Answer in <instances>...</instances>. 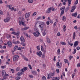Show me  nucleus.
<instances>
[{"label": "nucleus", "mask_w": 80, "mask_h": 80, "mask_svg": "<svg viewBox=\"0 0 80 80\" xmlns=\"http://www.w3.org/2000/svg\"><path fill=\"white\" fill-rule=\"evenodd\" d=\"M78 0H76L74 2V5H77V4H78Z\"/></svg>", "instance_id": "nucleus-35"}, {"label": "nucleus", "mask_w": 80, "mask_h": 80, "mask_svg": "<svg viewBox=\"0 0 80 80\" xmlns=\"http://www.w3.org/2000/svg\"><path fill=\"white\" fill-rule=\"evenodd\" d=\"M72 17H76L77 16V12H75L74 13L72 14Z\"/></svg>", "instance_id": "nucleus-18"}, {"label": "nucleus", "mask_w": 80, "mask_h": 80, "mask_svg": "<svg viewBox=\"0 0 80 80\" xmlns=\"http://www.w3.org/2000/svg\"><path fill=\"white\" fill-rule=\"evenodd\" d=\"M77 18H80V14L78 15Z\"/></svg>", "instance_id": "nucleus-64"}, {"label": "nucleus", "mask_w": 80, "mask_h": 80, "mask_svg": "<svg viewBox=\"0 0 80 80\" xmlns=\"http://www.w3.org/2000/svg\"><path fill=\"white\" fill-rule=\"evenodd\" d=\"M27 70H28V68H27V67H24V68L20 70V71H22L20 72H18L17 73V75H18V76H20L21 75H23L25 71H27Z\"/></svg>", "instance_id": "nucleus-2"}, {"label": "nucleus", "mask_w": 80, "mask_h": 80, "mask_svg": "<svg viewBox=\"0 0 80 80\" xmlns=\"http://www.w3.org/2000/svg\"><path fill=\"white\" fill-rule=\"evenodd\" d=\"M28 67H29V68H30L31 70H32V67L31 66V65H28Z\"/></svg>", "instance_id": "nucleus-56"}, {"label": "nucleus", "mask_w": 80, "mask_h": 80, "mask_svg": "<svg viewBox=\"0 0 80 80\" xmlns=\"http://www.w3.org/2000/svg\"><path fill=\"white\" fill-rule=\"evenodd\" d=\"M21 78L20 76H17L16 78V80H20V79Z\"/></svg>", "instance_id": "nucleus-42"}, {"label": "nucleus", "mask_w": 80, "mask_h": 80, "mask_svg": "<svg viewBox=\"0 0 80 80\" xmlns=\"http://www.w3.org/2000/svg\"><path fill=\"white\" fill-rule=\"evenodd\" d=\"M1 67L3 69L4 68H6L7 67V66L5 65L4 66H2Z\"/></svg>", "instance_id": "nucleus-43"}, {"label": "nucleus", "mask_w": 80, "mask_h": 80, "mask_svg": "<svg viewBox=\"0 0 80 80\" xmlns=\"http://www.w3.org/2000/svg\"><path fill=\"white\" fill-rule=\"evenodd\" d=\"M42 66L44 68H46V65H45V64H43L42 65Z\"/></svg>", "instance_id": "nucleus-59"}, {"label": "nucleus", "mask_w": 80, "mask_h": 80, "mask_svg": "<svg viewBox=\"0 0 80 80\" xmlns=\"http://www.w3.org/2000/svg\"><path fill=\"white\" fill-rule=\"evenodd\" d=\"M70 9V7H68L67 8H66L65 10V12H67L68 10Z\"/></svg>", "instance_id": "nucleus-32"}, {"label": "nucleus", "mask_w": 80, "mask_h": 80, "mask_svg": "<svg viewBox=\"0 0 80 80\" xmlns=\"http://www.w3.org/2000/svg\"><path fill=\"white\" fill-rule=\"evenodd\" d=\"M55 74L54 72H51L49 74H48V77L47 78L48 79H49L50 78H52V76H53Z\"/></svg>", "instance_id": "nucleus-6"}, {"label": "nucleus", "mask_w": 80, "mask_h": 80, "mask_svg": "<svg viewBox=\"0 0 80 80\" xmlns=\"http://www.w3.org/2000/svg\"><path fill=\"white\" fill-rule=\"evenodd\" d=\"M64 51H65V48H63L62 51V53H64Z\"/></svg>", "instance_id": "nucleus-53"}, {"label": "nucleus", "mask_w": 80, "mask_h": 80, "mask_svg": "<svg viewBox=\"0 0 80 80\" xmlns=\"http://www.w3.org/2000/svg\"><path fill=\"white\" fill-rule=\"evenodd\" d=\"M75 37H76V32H74L73 34V40H74L75 38Z\"/></svg>", "instance_id": "nucleus-23"}, {"label": "nucleus", "mask_w": 80, "mask_h": 80, "mask_svg": "<svg viewBox=\"0 0 80 80\" xmlns=\"http://www.w3.org/2000/svg\"><path fill=\"white\" fill-rule=\"evenodd\" d=\"M52 12H56V9L55 8H52Z\"/></svg>", "instance_id": "nucleus-49"}, {"label": "nucleus", "mask_w": 80, "mask_h": 80, "mask_svg": "<svg viewBox=\"0 0 80 80\" xmlns=\"http://www.w3.org/2000/svg\"><path fill=\"white\" fill-rule=\"evenodd\" d=\"M72 8L74 10H75V9L77 8V6L74 5L72 6Z\"/></svg>", "instance_id": "nucleus-51"}, {"label": "nucleus", "mask_w": 80, "mask_h": 80, "mask_svg": "<svg viewBox=\"0 0 80 80\" xmlns=\"http://www.w3.org/2000/svg\"><path fill=\"white\" fill-rule=\"evenodd\" d=\"M37 15V12H34L33 13V14L32 15V17H34V16H35Z\"/></svg>", "instance_id": "nucleus-46"}, {"label": "nucleus", "mask_w": 80, "mask_h": 80, "mask_svg": "<svg viewBox=\"0 0 80 80\" xmlns=\"http://www.w3.org/2000/svg\"><path fill=\"white\" fill-rule=\"evenodd\" d=\"M30 12L27 13L25 14V17L27 18H29V17H30Z\"/></svg>", "instance_id": "nucleus-12"}, {"label": "nucleus", "mask_w": 80, "mask_h": 80, "mask_svg": "<svg viewBox=\"0 0 80 80\" xmlns=\"http://www.w3.org/2000/svg\"><path fill=\"white\" fill-rule=\"evenodd\" d=\"M7 7L8 8H9V10H11L12 7V4H10L9 5H7Z\"/></svg>", "instance_id": "nucleus-17"}, {"label": "nucleus", "mask_w": 80, "mask_h": 80, "mask_svg": "<svg viewBox=\"0 0 80 80\" xmlns=\"http://www.w3.org/2000/svg\"><path fill=\"white\" fill-rule=\"evenodd\" d=\"M11 71L12 72V73H15V71H14V70H13V69H11Z\"/></svg>", "instance_id": "nucleus-48"}, {"label": "nucleus", "mask_w": 80, "mask_h": 80, "mask_svg": "<svg viewBox=\"0 0 80 80\" xmlns=\"http://www.w3.org/2000/svg\"><path fill=\"white\" fill-rule=\"evenodd\" d=\"M28 2L30 3H32L33 2V0H28Z\"/></svg>", "instance_id": "nucleus-37"}, {"label": "nucleus", "mask_w": 80, "mask_h": 80, "mask_svg": "<svg viewBox=\"0 0 80 80\" xmlns=\"http://www.w3.org/2000/svg\"><path fill=\"white\" fill-rule=\"evenodd\" d=\"M77 52V50H76V49H74V51L73 52H72L73 54H75V53Z\"/></svg>", "instance_id": "nucleus-41"}, {"label": "nucleus", "mask_w": 80, "mask_h": 80, "mask_svg": "<svg viewBox=\"0 0 80 80\" xmlns=\"http://www.w3.org/2000/svg\"><path fill=\"white\" fill-rule=\"evenodd\" d=\"M41 48L42 52H43V51H44L43 47V46H41Z\"/></svg>", "instance_id": "nucleus-50"}, {"label": "nucleus", "mask_w": 80, "mask_h": 80, "mask_svg": "<svg viewBox=\"0 0 80 80\" xmlns=\"http://www.w3.org/2000/svg\"><path fill=\"white\" fill-rule=\"evenodd\" d=\"M41 18V17H38L37 19V20H40V19Z\"/></svg>", "instance_id": "nucleus-63"}, {"label": "nucleus", "mask_w": 80, "mask_h": 80, "mask_svg": "<svg viewBox=\"0 0 80 80\" xmlns=\"http://www.w3.org/2000/svg\"><path fill=\"white\" fill-rule=\"evenodd\" d=\"M65 6H64L62 8H60V10H62V11H65Z\"/></svg>", "instance_id": "nucleus-24"}, {"label": "nucleus", "mask_w": 80, "mask_h": 80, "mask_svg": "<svg viewBox=\"0 0 80 80\" xmlns=\"http://www.w3.org/2000/svg\"><path fill=\"white\" fill-rule=\"evenodd\" d=\"M3 14V11H2L1 10H0V14L1 15H2Z\"/></svg>", "instance_id": "nucleus-52"}, {"label": "nucleus", "mask_w": 80, "mask_h": 80, "mask_svg": "<svg viewBox=\"0 0 80 80\" xmlns=\"http://www.w3.org/2000/svg\"><path fill=\"white\" fill-rule=\"evenodd\" d=\"M20 40L21 42H25V39H24V38H23V37L22 36H21Z\"/></svg>", "instance_id": "nucleus-15"}, {"label": "nucleus", "mask_w": 80, "mask_h": 80, "mask_svg": "<svg viewBox=\"0 0 80 80\" xmlns=\"http://www.w3.org/2000/svg\"><path fill=\"white\" fill-rule=\"evenodd\" d=\"M20 67H18L17 68L16 70L17 71H19V70H20Z\"/></svg>", "instance_id": "nucleus-55"}, {"label": "nucleus", "mask_w": 80, "mask_h": 80, "mask_svg": "<svg viewBox=\"0 0 80 80\" xmlns=\"http://www.w3.org/2000/svg\"><path fill=\"white\" fill-rule=\"evenodd\" d=\"M66 26L64 25L63 26V32H65V31H66Z\"/></svg>", "instance_id": "nucleus-36"}, {"label": "nucleus", "mask_w": 80, "mask_h": 80, "mask_svg": "<svg viewBox=\"0 0 80 80\" xmlns=\"http://www.w3.org/2000/svg\"><path fill=\"white\" fill-rule=\"evenodd\" d=\"M42 79L43 80H47V78H46V77L45 76H43L42 77Z\"/></svg>", "instance_id": "nucleus-44"}, {"label": "nucleus", "mask_w": 80, "mask_h": 80, "mask_svg": "<svg viewBox=\"0 0 80 80\" xmlns=\"http://www.w3.org/2000/svg\"><path fill=\"white\" fill-rule=\"evenodd\" d=\"M64 62L66 63H68V60H67V59H64Z\"/></svg>", "instance_id": "nucleus-33"}, {"label": "nucleus", "mask_w": 80, "mask_h": 80, "mask_svg": "<svg viewBox=\"0 0 80 80\" xmlns=\"http://www.w3.org/2000/svg\"><path fill=\"white\" fill-rule=\"evenodd\" d=\"M36 54H37L39 57H42V52L39 51L37 52H36Z\"/></svg>", "instance_id": "nucleus-10"}, {"label": "nucleus", "mask_w": 80, "mask_h": 80, "mask_svg": "<svg viewBox=\"0 0 80 80\" xmlns=\"http://www.w3.org/2000/svg\"><path fill=\"white\" fill-rule=\"evenodd\" d=\"M78 41H75L74 42V46L73 47L74 48H75L77 46H78Z\"/></svg>", "instance_id": "nucleus-11"}, {"label": "nucleus", "mask_w": 80, "mask_h": 80, "mask_svg": "<svg viewBox=\"0 0 80 80\" xmlns=\"http://www.w3.org/2000/svg\"><path fill=\"white\" fill-rule=\"evenodd\" d=\"M73 57L72 56H70L69 57V60H72V58Z\"/></svg>", "instance_id": "nucleus-40"}, {"label": "nucleus", "mask_w": 80, "mask_h": 80, "mask_svg": "<svg viewBox=\"0 0 80 80\" xmlns=\"http://www.w3.org/2000/svg\"><path fill=\"white\" fill-rule=\"evenodd\" d=\"M65 12V11H62L61 12V14L60 15V17H61L62 15H63L64 14V12Z\"/></svg>", "instance_id": "nucleus-26"}, {"label": "nucleus", "mask_w": 80, "mask_h": 80, "mask_svg": "<svg viewBox=\"0 0 80 80\" xmlns=\"http://www.w3.org/2000/svg\"><path fill=\"white\" fill-rule=\"evenodd\" d=\"M32 75H37V72L35 71H32Z\"/></svg>", "instance_id": "nucleus-14"}, {"label": "nucleus", "mask_w": 80, "mask_h": 80, "mask_svg": "<svg viewBox=\"0 0 80 80\" xmlns=\"http://www.w3.org/2000/svg\"><path fill=\"white\" fill-rule=\"evenodd\" d=\"M57 52L58 53V55H60V49H58L57 51Z\"/></svg>", "instance_id": "nucleus-20"}, {"label": "nucleus", "mask_w": 80, "mask_h": 80, "mask_svg": "<svg viewBox=\"0 0 80 80\" xmlns=\"http://www.w3.org/2000/svg\"><path fill=\"white\" fill-rule=\"evenodd\" d=\"M13 43V44H19V42L18 41H17V42H15L14 41H13L12 42Z\"/></svg>", "instance_id": "nucleus-19"}, {"label": "nucleus", "mask_w": 80, "mask_h": 80, "mask_svg": "<svg viewBox=\"0 0 80 80\" xmlns=\"http://www.w3.org/2000/svg\"><path fill=\"white\" fill-rule=\"evenodd\" d=\"M45 57V53H43L42 54V56H41V57H42V58H44Z\"/></svg>", "instance_id": "nucleus-29"}, {"label": "nucleus", "mask_w": 80, "mask_h": 80, "mask_svg": "<svg viewBox=\"0 0 80 80\" xmlns=\"http://www.w3.org/2000/svg\"><path fill=\"white\" fill-rule=\"evenodd\" d=\"M17 48H18V46H15L14 48V50H13L12 51V52H14V51H15V49H17Z\"/></svg>", "instance_id": "nucleus-34"}, {"label": "nucleus", "mask_w": 80, "mask_h": 80, "mask_svg": "<svg viewBox=\"0 0 80 80\" xmlns=\"http://www.w3.org/2000/svg\"><path fill=\"white\" fill-rule=\"evenodd\" d=\"M6 74V72L5 70H3L2 71V74L3 77H4V76L5 75V74Z\"/></svg>", "instance_id": "nucleus-16"}, {"label": "nucleus", "mask_w": 80, "mask_h": 80, "mask_svg": "<svg viewBox=\"0 0 80 80\" xmlns=\"http://www.w3.org/2000/svg\"><path fill=\"white\" fill-rule=\"evenodd\" d=\"M7 44L8 45V47H11L12 46V43L10 41H8L7 42Z\"/></svg>", "instance_id": "nucleus-13"}, {"label": "nucleus", "mask_w": 80, "mask_h": 80, "mask_svg": "<svg viewBox=\"0 0 80 80\" xmlns=\"http://www.w3.org/2000/svg\"><path fill=\"white\" fill-rule=\"evenodd\" d=\"M22 57H23L24 58V60H25L26 61H28V59L26 58V57H25V56L23 55L22 56Z\"/></svg>", "instance_id": "nucleus-27"}, {"label": "nucleus", "mask_w": 80, "mask_h": 80, "mask_svg": "<svg viewBox=\"0 0 80 80\" xmlns=\"http://www.w3.org/2000/svg\"><path fill=\"white\" fill-rule=\"evenodd\" d=\"M62 20L63 21H66V17L65 16H64L62 18Z\"/></svg>", "instance_id": "nucleus-22"}, {"label": "nucleus", "mask_w": 80, "mask_h": 80, "mask_svg": "<svg viewBox=\"0 0 80 80\" xmlns=\"http://www.w3.org/2000/svg\"><path fill=\"white\" fill-rule=\"evenodd\" d=\"M60 43L62 45H67V43L64 42H60Z\"/></svg>", "instance_id": "nucleus-25"}, {"label": "nucleus", "mask_w": 80, "mask_h": 80, "mask_svg": "<svg viewBox=\"0 0 80 80\" xmlns=\"http://www.w3.org/2000/svg\"><path fill=\"white\" fill-rule=\"evenodd\" d=\"M19 56L18 55H15L13 57V62H17L18 60Z\"/></svg>", "instance_id": "nucleus-4"}, {"label": "nucleus", "mask_w": 80, "mask_h": 80, "mask_svg": "<svg viewBox=\"0 0 80 80\" xmlns=\"http://www.w3.org/2000/svg\"><path fill=\"white\" fill-rule=\"evenodd\" d=\"M60 35H61V34H60V32H59L57 33V36H58V37H60Z\"/></svg>", "instance_id": "nucleus-54"}, {"label": "nucleus", "mask_w": 80, "mask_h": 80, "mask_svg": "<svg viewBox=\"0 0 80 80\" xmlns=\"http://www.w3.org/2000/svg\"><path fill=\"white\" fill-rule=\"evenodd\" d=\"M29 78H33V77L32 75H29Z\"/></svg>", "instance_id": "nucleus-60"}, {"label": "nucleus", "mask_w": 80, "mask_h": 80, "mask_svg": "<svg viewBox=\"0 0 80 80\" xmlns=\"http://www.w3.org/2000/svg\"><path fill=\"white\" fill-rule=\"evenodd\" d=\"M10 18L9 17H8L4 19V22H8L10 21Z\"/></svg>", "instance_id": "nucleus-9"}, {"label": "nucleus", "mask_w": 80, "mask_h": 80, "mask_svg": "<svg viewBox=\"0 0 80 80\" xmlns=\"http://www.w3.org/2000/svg\"><path fill=\"white\" fill-rule=\"evenodd\" d=\"M74 29H75V30H78V28L77 27V26H75L74 27Z\"/></svg>", "instance_id": "nucleus-62"}, {"label": "nucleus", "mask_w": 80, "mask_h": 80, "mask_svg": "<svg viewBox=\"0 0 80 80\" xmlns=\"http://www.w3.org/2000/svg\"><path fill=\"white\" fill-rule=\"evenodd\" d=\"M37 48L38 50H40V47L38 46H37Z\"/></svg>", "instance_id": "nucleus-58"}, {"label": "nucleus", "mask_w": 80, "mask_h": 80, "mask_svg": "<svg viewBox=\"0 0 80 80\" xmlns=\"http://www.w3.org/2000/svg\"><path fill=\"white\" fill-rule=\"evenodd\" d=\"M60 60H59V62H58L57 63H56V66L57 67H59V66H60V63H59V62H60Z\"/></svg>", "instance_id": "nucleus-30"}, {"label": "nucleus", "mask_w": 80, "mask_h": 80, "mask_svg": "<svg viewBox=\"0 0 80 80\" xmlns=\"http://www.w3.org/2000/svg\"><path fill=\"white\" fill-rule=\"evenodd\" d=\"M47 42L48 43H50V39L48 38L47 37Z\"/></svg>", "instance_id": "nucleus-31"}, {"label": "nucleus", "mask_w": 80, "mask_h": 80, "mask_svg": "<svg viewBox=\"0 0 80 80\" xmlns=\"http://www.w3.org/2000/svg\"><path fill=\"white\" fill-rule=\"evenodd\" d=\"M33 34L36 37H38L40 35V32L36 31V32H33Z\"/></svg>", "instance_id": "nucleus-5"}, {"label": "nucleus", "mask_w": 80, "mask_h": 80, "mask_svg": "<svg viewBox=\"0 0 80 80\" xmlns=\"http://www.w3.org/2000/svg\"><path fill=\"white\" fill-rule=\"evenodd\" d=\"M52 9V8L51 7L48 8V10L46 11V13H51V11Z\"/></svg>", "instance_id": "nucleus-7"}, {"label": "nucleus", "mask_w": 80, "mask_h": 80, "mask_svg": "<svg viewBox=\"0 0 80 80\" xmlns=\"http://www.w3.org/2000/svg\"><path fill=\"white\" fill-rule=\"evenodd\" d=\"M21 44L22 46H25V42H21Z\"/></svg>", "instance_id": "nucleus-28"}, {"label": "nucleus", "mask_w": 80, "mask_h": 80, "mask_svg": "<svg viewBox=\"0 0 80 80\" xmlns=\"http://www.w3.org/2000/svg\"><path fill=\"white\" fill-rule=\"evenodd\" d=\"M62 63L61 62H60L59 63V66L58 67V68H61V67H62Z\"/></svg>", "instance_id": "nucleus-39"}, {"label": "nucleus", "mask_w": 80, "mask_h": 80, "mask_svg": "<svg viewBox=\"0 0 80 80\" xmlns=\"http://www.w3.org/2000/svg\"><path fill=\"white\" fill-rule=\"evenodd\" d=\"M57 77H56L55 78H52V80H56Z\"/></svg>", "instance_id": "nucleus-57"}, {"label": "nucleus", "mask_w": 80, "mask_h": 80, "mask_svg": "<svg viewBox=\"0 0 80 80\" xmlns=\"http://www.w3.org/2000/svg\"><path fill=\"white\" fill-rule=\"evenodd\" d=\"M64 1L66 2L68 1V6H70V5H71V3H72V0H64Z\"/></svg>", "instance_id": "nucleus-8"}, {"label": "nucleus", "mask_w": 80, "mask_h": 80, "mask_svg": "<svg viewBox=\"0 0 80 80\" xmlns=\"http://www.w3.org/2000/svg\"><path fill=\"white\" fill-rule=\"evenodd\" d=\"M39 24L40 25H39V27L41 30L43 36H45L47 32L46 24L42 22H39Z\"/></svg>", "instance_id": "nucleus-1"}, {"label": "nucleus", "mask_w": 80, "mask_h": 80, "mask_svg": "<svg viewBox=\"0 0 80 80\" xmlns=\"http://www.w3.org/2000/svg\"><path fill=\"white\" fill-rule=\"evenodd\" d=\"M18 14L19 15H22V11H19L18 12Z\"/></svg>", "instance_id": "nucleus-38"}, {"label": "nucleus", "mask_w": 80, "mask_h": 80, "mask_svg": "<svg viewBox=\"0 0 80 80\" xmlns=\"http://www.w3.org/2000/svg\"><path fill=\"white\" fill-rule=\"evenodd\" d=\"M29 28V27H26L24 28H22V30H27V29H28Z\"/></svg>", "instance_id": "nucleus-21"}, {"label": "nucleus", "mask_w": 80, "mask_h": 80, "mask_svg": "<svg viewBox=\"0 0 80 80\" xmlns=\"http://www.w3.org/2000/svg\"><path fill=\"white\" fill-rule=\"evenodd\" d=\"M25 19L24 18H19V24L20 26L22 25H22H25Z\"/></svg>", "instance_id": "nucleus-3"}, {"label": "nucleus", "mask_w": 80, "mask_h": 80, "mask_svg": "<svg viewBox=\"0 0 80 80\" xmlns=\"http://www.w3.org/2000/svg\"><path fill=\"white\" fill-rule=\"evenodd\" d=\"M10 31H12V32H15V29L13 28H11L10 29Z\"/></svg>", "instance_id": "nucleus-45"}, {"label": "nucleus", "mask_w": 80, "mask_h": 80, "mask_svg": "<svg viewBox=\"0 0 80 80\" xmlns=\"http://www.w3.org/2000/svg\"><path fill=\"white\" fill-rule=\"evenodd\" d=\"M56 72L58 73H59V69H56Z\"/></svg>", "instance_id": "nucleus-61"}, {"label": "nucleus", "mask_w": 80, "mask_h": 80, "mask_svg": "<svg viewBox=\"0 0 80 80\" xmlns=\"http://www.w3.org/2000/svg\"><path fill=\"white\" fill-rule=\"evenodd\" d=\"M20 33V32H16V33H15V35L17 36H19V34Z\"/></svg>", "instance_id": "nucleus-47"}]
</instances>
